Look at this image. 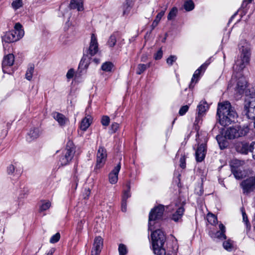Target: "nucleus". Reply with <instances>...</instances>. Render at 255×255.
<instances>
[{
  "label": "nucleus",
  "instance_id": "nucleus-1",
  "mask_svg": "<svg viewBox=\"0 0 255 255\" xmlns=\"http://www.w3.org/2000/svg\"><path fill=\"white\" fill-rule=\"evenodd\" d=\"M237 114L228 101L219 103L218 106L217 117L221 125L226 127L233 122Z\"/></svg>",
  "mask_w": 255,
  "mask_h": 255
},
{
  "label": "nucleus",
  "instance_id": "nucleus-2",
  "mask_svg": "<svg viewBox=\"0 0 255 255\" xmlns=\"http://www.w3.org/2000/svg\"><path fill=\"white\" fill-rule=\"evenodd\" d=\"M152 247L153 253L156 255H171L166 252L164 244L166 238L164 233L160 230H156L151 235Z\"/></svg>",
  "mask_w": 255,
  "mask_h": 255
},
{
  "label": "nucleus",
  "instance_id": "nucleus-3",
  "mask_svg": "<svg viewBox=\"0 0 255 255\" xmlns=\"http://www.w3.org/2000/svg\"><path fill=\"white\" fill-rule=\"evenodd\" d=\"M239 46L241 51V60L236 62V66L239 67V70H242L250 62L251 46L246 41H243L241 42Z\"/></svg>",
  "mask_w": 255,
  "mask_h": 255
},
{
  "label": "nucleus",
  "instance_id": "nucleus-4",
  "mask_svg": "<svg viewBox=\"0 0 255 255\" xmlns=\"http://www.w3.org/2000/svg\"><path fill=\"white\" fill-rule=\"evenodd\" d=\"M14 28V30L6 32L2 37L3 41L11 43L18 40L23 36L24 32L20 23H16Z\"/></svg>",
  "mask_w": 255,
  "mask_h": 255
},
{
  "label": "nucleus",
  "instance_id": "nucleus-5",
  "mask_svg": "<svg viewBox=\"0 0 255 255\" xmlns=\"http://www.w3.org/2000/svg\"><path fill=\"white\" fill-rule=\"evenodd\" d=\"M164 212V206L162 205H159L151 209L148 217V230L151 231L154 229L152 227L161 220Z\"/></svg>",
  "mask_w": 255,
  "mask_h": 255
},
{
  "label": "nucleus",
  "instance_id": "nucleus-6",
  "mask_svg": "<svg viewBox=\"0 0 255 255\" xmlns=\"http://www.w3.org/2000/svg\"><path fill=\"white\" fill-rule=\"evenodd\" d=\"M75 152V148L72 142H68L60 157L59 162L60 164L65 166L69 164L73 159Z\"/></svg>",
  "mask_w": 255,
  "mask_h": 255
},
{
  "label": "nucleus",
  "instance_id": "nucleus-7",
  "mask_svg": "<svg viewBox=\"0 0 255 255\" xmlns=\"http://www.w3.org/2000/svg\"><path fill=\"white\" fill-rule=\"evenodd\" d=\"M249 131V128L248 127H230L226 131L225 136L228 139H234L247 135Z\"/></svg>",
  "mask_w": 255,
  "mask_h": 255
},
{
  "label": "nucleus",
  "instance_id": "nucleus-8",
  "mask_svg": "<svg viewBox=\"0 0 255 255\" xmlns=\"http://www.w3.org/2000/svg\"><path fill=\"white\" fill-rule=\"evenodd\" d=\"M234 85L235 91L240 95L242 94L247 87V81L245 77L241 76L237 79L236 77L233 76L229 84V87Z\"/></svg>",
  "mask_w": 255,
  "mask_h": 255
},
{
  "label": "nucleus",
  "instance_id": "nucleus-9",
  "mask_svg": "<svg viewBox=\"0 0 255 255\" xmlns=\"http://www.w3.org/2000/svg\"><path fill=\"white\" fill-rule=\"evenodd\" d=\"M14 62V56L12 54H8L4 56L2 62V69L4 73L11 74L14 72L13 65Z\"/></svg>",
  "mask_w": 255,
  "mask_h": 255
},
{
  "label": "nucleus",
  "instance_id": "nucleus-10",
  "mask_svg": "<svg viewBox=\"0 0 255 255\" xmlns=\"http://www.w3.org/2000/svg\"><path fill=\"white\" fill-rule=\"evenodd\" d=\"M245 164L244 161L234 160L231 165V171L237 179H241L245 175V172L242 170V166Z\"/></svg>",
  "mask_w": 255,
  "mask_h": 255
},
{
  "label": "nucleus",
  "instance_id": "nucleus-11",
  "mask_svg": "<svg viewBox=\"0 0 255 255\" xmlns=\"http://www.w3.org/2000/svg\"><path fill=\"white\" fill-rule=\"evenodd\" d=\"M251 107L255 108V90L254 89H248L245 91L244 110Z\"/></svg>",
  "mask_w": 255,
  "mask_h": 255
},
{
  "label": "nucleus",
  "instance_id": "nucleus-12",
  "mask_svg": "<svg viewBox=\"0 0 255 255\" xmlns=\"http://www.w3.org/2000/svg\"><path fill=\"white\" fill-rule=\"evenodd\" d=\"M107 158V153L106 148L102 146H99L96 156V168L100 169L105 164Z\"/></svg>",
  "mask_w": 255,
  "mask_h": 255
},
{
  "label": "nucleus",
  "instance_id": "nucleus-13",
  "mask_svg": "<svg viewBox=\"0 0 255 255\" xmlns=\"http://www.w3.org/2000/svg\"><path fill=\"white\" fill-rule=\"evenodd\" d=\"M244 194H248L255 189V175L243 180L241 183Z\"/></svg>",
  "mask_w": 255,
  "mask_h": 255
},
{
  "label": "nucleus",
  "instance_id": "nucleus-14",
  "mask_svg": "<svg viewBox=\"0 0 255 255\" xmlns=\"http://www.w3.org/2000/svg\"><path fill=\"white\" fill-rule=\"evenodd\" d=\"M209 64V62H208V61H206L195 71L191 79V82L189 85V88L193 89L194 88L195 84L193 83L194 82L195 80V83L198 82V80L200 79L201 74L205 72Z\"/></svg>",
  "mask_w": 255,
  "mask_h": 255
},
{
  "label": "nucleus",
  "instance_id": "nucleus-15",
  "mask_svg": "<svg viewBox=\"0 0 255 255\" xmlns=\"http://www.w3.org/2000/svg\"><path fill=\"white\" fill-rule=\"evenodd\" d=\"M98 43L96 35L92 33L91 37V41L88 50H87L88 55L91 56L95 55L98 51Z\"/></svg>",
  "mask_w": 255,
  "mask_h": 255
},
{
  "label": "nucleus",
  "instance_id": "nucleus-16",
  "mask_svg": "<svg viewBox=\"0 0 255 255\" xmlns=\"http://www.w3.org/2000/svg\"><path fill=\"white\" fill-rule=\"evenodd\" d=\"M121 168V164L119 163L114 168V169L109 174V181L112 184H115L118 181V175Z\"/></svg>",
  "mask_w": 255,
  "mask_h": 255
},
{
  "label": "nucleus",
  "instance_id": "nucleus-17",
  "mask_svg": "<svg viewBox=\"0 0 255 255\" xmlns=\"http://www.w3.org/2000/svg\"><path fill=\"white\" fill-rule=\"evenodd\" d=\"M206 150V144L202 143L198 145L195 152V157L197 162H202L204 159Z\"/></svg>",
  "mask_w": 255,
  "mask_h": 255
},
{
  "label": "nucleus",
  "instance_id": "nucleus-18",
  "mask_svg": "<svg viewBox=\"0 0 255 255\" xmlns=\"http://www.w3.org/2000/svg\"><path fill=\"white\" fill-rule=\"evenodd\" d=\"M41 133V131L39 128H32L28 132L26 139L28 142H31L37 138Z\"/></svg>",
  "mask_w": 255,
  "mask_h": 255
},
{
  "label": "nucleus",
  "instance_id": "nucleus-19",
  "mask_svg": "<svg viewBox=\"0 0 255 255\" xmlns=\"http://www.w3.org/2000/svg\"><path fill=\"white\" fill-rule=\"evenodd\" d=\"M52 117L58 123L59 125L62 127H65L69 122L68 118L58 112L53 113Z\"/></svg>",
  "mask_w": 255,
  "mask_h": 255
},
{
  "label": "nucleus",
  "instance_id": "nucleus-20",
  "mask_svg": "<svg viewBox=\"0 0 255 255\" xmlns=\"http://www.w3.org/2000/svg\"><path fill=\"white\" fill-rule=\"evenodd\" d=\"M252 143L249 144L247 142H241L237 146V150L238 152L242 154H247L249 152H251Z\"/></svg>",
  "mask_w": 255,
  "mask_h": 255
},
{
  "label": "nucleus",
  "instance_id": "nucleus-21",
  "mask_svg": "<svg viewBox=\"0 0 255 255\" xmlns=\"http://www.w3.org/2000/svg\"><path fill=\"white\" fill-rule=\"evenodd\" d=\"M103 246V240L100 236L96 237L95 238L92 251L99 253L101 252Z\"/></svg>",
  "mask_w": 255,
  "mask_h": 255
},
{
  "label": "nucleus",
  "instance_id": "nucleus-22",
  "mask_svg": "<svg viewBox=\"0 0 255 255\" xmlns=\"http://www.w3.org/2000/svg\"><path fill=\"white\" fill-rule=\"evenodd\" d=\"M134 4V0H126L123 6V15L127 16L129 14Z\"/></svg>",
  "mask_w": 255,
  "mask_h": 255
},
{
  "label": "nucleus",
  "instance_id": "nucleus-23",
  "mask_svg": "<svg viewBox=\"0 0 255 255\" xmlns=\"http://www.w3.org/2000/svg\"><path fill=\"white\" fill-rule=\"evenodd\" d=\"M70 6L72 9H77L78 11H82L84 9L83 2L82 0H72Z\"/></svg>",
  "mask_w": 255,
  "mask_h": 255
},
{
  "label": "nucleus",
  "instance_id": "nucleus-24",
  "mask_svg": "<svg viewBox=\"0 0 255 255\" xmlns=\"http://www.w3.org/2000/svg\"><path fill=\"white\" fill-rule=\"evenodd\" d=\"M219 229L220 231L216 232L215 233V237L221 240L226 239V236L225 234L226 232V228L223 224H220Z\"/></svg>",
  "mask_w": 255,
  "mask_h": 255
},
{
  "label": "nucleus",
  "instance_id": "nucleus-25",
  "mask_svg": "<svg viewBox=\"0 0 255 255\" xmlns=\"http://www.w3.org/2000/svg\"><path fill=\"white\" fill-rule=\"evenodd\" d=\"M184 212V209L183 207L178 208L176 212L172 214L171 219L175 222L179 221L182 218Z\"/></svg>",
  "mask_w": 255,
  "mask_h": 255
},
{
  "label": "nucleus",
  "instance_id": "nucleus-26",
  "mask_svg": "<svg viewBox=\"0 0 255 255\" xmlns=\"http://www.w3.org/2000/svg\"><path fill=\"white\" fill-rule=\"evenodd\" d=\"M209 106L205 101H201L197 106V112L200 115H203L208 109Z\"/></svg>",
  "mask_w": 255,
  "mask_h": 255
},
{
  "label": "nucleus",
  "instance_id": "nucleus-27",
  "mask_svg": "<svg viewBox=\"0 0 255 255\" xmlns=\"http://www.w3.org/2000/svg\"><path fill=\"white\" fill-rule=\"evenodd\" d=\"M91 123V116H88V117H85L81 121L80 124L81 129L83 131H86L90 126Z\"/></svg>",
  "mask_w": 255,
  "mask_h": 255
},
{
  "label": "nucleus",
  "instance_id": "nucleus-28",
  "mask_svg": "<svg viewBox=\"0 0 255 255\" xmlns=\"http://www.w3.org/2000/svg\"><path fill=\"white\" fill-rule=\"evenodd\" d=\"M226 138L225 136H223L220 135L216 136V139L221 149H225L228 145L227 141L226 140Z\"/></svg>",
  "mask_w": 255,
  "mask_h": 255
},
{
  "label": "nucleus",
  "instance_id": "nucleus-29",
  "mask_svg": "<svg viewBox=\"0 0 255 255\" xmlns=\"http://www.w3.org/2000/svg\"><path fill=\"white\" fill-rule=\"evenodd\" d=\"M245 114L247 116V118L250 119H255V108L251 107L248 109L244 110Z\"/></svg>",
  "mask_w": 255,
  "mask_h": 255
},
{
  "label": "nucleus",
  "instance_id": "nucleus-30",
  "mask_svg": "<svg viewBox=\"0 0 255 255\" xmlns=\"http://www.w3.org/2000/svg\"><path fill=\"white\" fill-rule=\"evenodd\" d=\"M114 67V64L109 61L105 62L102 64L101 66V69L107 72H111Z\"/></svg>",
  "mask_w": 255,
  "mask_h": 255
},
{
  "label": "nucleus",
  "instance_id": "nucleus-31",
  "mask_svg": "<svg viewBox=\"0 0 255 255\" xmlns=\"http://www.w3.org/2000/svg\"><path fill=\"white\" fill-rule=\"evenodd\" d=\"M242 214L243 216V222L245 223L247 228V232L250 230L251 228V225L249 223L247 215L246 214L245 209L244 208L241 209Z\"/></svg>",
  "mask_w": 255,
  "mask_h": 255
},
{
  "label": "nucleus",
  "instance_id": "nucleus-32",
  "mask_svg": "<svg viewBox=\"0 0 255 255\" xmlns=\"http://www.w3.org/2000/svg\"><path fill=\"white\" fill-rule=\"evenodd\" d=\"M42 204L39 208V211L43 212L48 209L51 206V203L49 201L44 200L41 201Z\"/></svg>",
  "mask_w": 255,
  "mask_h": 255
},
{
  "label": "nucleus",
  "instance_id": "nucleus-33",
  "mask_svg": "<svg viewBox=\"0 0 255 255\" xmlns=\"http://www.w3.org/2000/svg\"><path fill=\"white\" fill-rule=\"evenodd\" d=\"M184 8L186 11H189L194 8V3L191 0L186 1L184 3Z\"/></svg>",
  "mask_w": 255,
  "mask_h": 255
},
{
  "label": "nucleus",
  "instance_id": "nucleus-34",
  "mask_svg": "<svg viewBox=\"0 0 255 255\" xmlns=\"http://www.w3.org/2000/svg\"><path fill=\"white\" fill-rule=\"evenodd\" d=\"M34 66L32 65L30 66L25 73V78L28 81H30L32 78L33 73L34 72Z\"/></svg>",
  "mask_w": 255,
  "mask_h": 255
},
{
  "label": "nucleus",
  "instance_id": "nucleus-35",
  "mask_svg": "<svg viewBox=\"0 0 255 255\" xmlns=\"http://www.w3.org/2000/svg\"><path fill=\"white\" fill-rule=\"evenodd\" d=\"M17 163L14 162L13 164L9 165L7 167V173L8 175H12L14 173V171H17L16 169Z\"/></svg>",
  "mask_w": 255,
  "mask_h": 255
},
{
  "label": "nucleus",
  "instance_id": "nucleus-36",
  "mask_svg": "<svg viewBox=\"0 0 255 255\" xmlns=\"http://www.w3.org/2000/svg\"><path fill=\"white\" fill-rule=\"evenodd\" d=\"M207 220L209 223L213 225H215L217 224L218 219L216 216L214 214H211L207 215Z\"/></svg>",
  "mask_w": 255,
  "mask_h": 255
},
{
  "label": "nucleus",
  "instance_id": "nucleus-37",
  "mask_svg": "<svg viewBox=\"0 0 255 255\" xmlns=\"http://www.w3.org/2000/svg\"><path fill=\"white\" fill-rule=\"evenodd\" d=\"M177 8L175 7H173L170 12H169L167 16L168 20H172L177 15Z\"/></svg>",
  "mask_w": 255,
  "mask_h": 255
},
{
  "label": "nucleus",
  "instance_id": "nucleus-38",
  "mask_svg": "<svg viewBox=\"0 0 255 255\" xmlns=\"http://www.w3.org/2000/svg\"><path fill=\"white\" fill-rule=\"evenodd\" d=\"M117 42L116 36L115 34L112 35L107 42L108 46L110 47H113Z\"/></svg>",
  "mask_w": 255,
  "mask_h": 255
},
{
  "label": "nucleus",
  "instance_id": "nucleus-39",
  "mask_svg": "<svg viewBox=\"0 0 255 255\" xmlns=\"http://www.w3.org/2000/svg\"><path fill=\"white\" fill-rule=\"evenodd\" d=\"M12 7L16 10L22 6V0H15L11 3Z\"/></svg>",
  "mask_w": 255,
  "mask_h": 255
},
{
  "label": "nucleus",
  "instance_id": "nucleus-40",
  "mask_svg": "<svg viewBox=\"0 0 255 255\" xmlns=\"http://www.w3.org/2000/svg\"><path fill=\"white\" fill-rule=\"evenodd\" d=\"M118 250L120 255H126L128 253L126 246L123 244L119 245Z\"/></svg>",
  "mask_w": 255,
  "mask_h": 255
},
{
  "label": "nucleus",
  "instance_id": "nucleus-41",
  "mask_svg": "<svg viewBox=\"0 0 255 255\" xmlns=\"http://www.w3.org/2000/svg\"><path fill=\"white\" fill-rule=\"evenodd\" d=\"M146 70V66L144 64H139L137 65L136 73L140 75Z\"/></svg>",
  "mask_w": 255,
  "mask_h": 255
},
{
  "label": "nucleus",
  "instance_id": "nucleus-42",
  "mask_svg": "<svg viewBox=\"0 0 255 255\" xmlns=\"http://www.w3.org/2000/svg\"><path fill=\"white\" fill-rule=\"evenodd\" d=\"M89 65V60L87 59V56L85 55L82 58L80 63L79 64V67H84L85 68H87Z\"/></svg>",
  "mask_w": 255,
  "mask_h": 255
},
{
  "label": "nucleus",
  "instance_id": "nucleus-43",
  "mask_svg": "<svg viewBox=\"0 0 255 255\" xmlns=\"http://www.w3.org/2000/svg\"><path fill=\"white\" fill-rule=\"evenodd\" d=\"M60 238V234L59 233H57L53 235L50 239V242L54 244L59 241Z\"/></svg>",
  "mask_w": 255,
  "mask_h": 255
},
{
  "label": "nucleus",
  "instance_id": "nucleus-44",
  "mask_svg": "<svg viewBox=\"0 0 255 255\" xmlns=\"http://www.w3.org/2000/svg\"><path fill=\"white\" fill-rule=\"evenodd\" d=\"M165 11L164 10L161 11L160 12H159L157 15L156 16L155 19L153 22V24L154 23H155V25H157L159 21L160 20L161 17L163 16L164 14Z\"/></svg>",
  "mask_w": 255,
  "mask_h": 255
},
{
  "label": "nucleus",
  "instance_id": "nucleus-45",
  "mask_svg": "<svg viewBox=\"0 0 255 255\" xmlns=\"http://www.w3.org/2000/svg\"><path fill=\"white\" fill-rule=\"evenodd\" d=\"M177 60V57L175 55H170L167 59L166 62L167 63L171 66L173 65V63Z\"/></svg>",
  "mask_w": 255,
  "mask_h": 255
},
{
  "label": "nucleus",
  "instance_id": "nucleus-46",
  "mask_svg": "<svg viewBox=\"0 0 255 255\" xmlns=\"http://www.w3.org/2000/svg\"><path fill=\"white\" fill-rule=\"evenodd\" d=\"M110 120V118L108 116H103L101 119V123L103 126L107 127L109 125Z\"/></svg>",
  "mask_w": 255,
  "mask_h": 255
},
{
  "label": "nucleus",
  "instance_id": "nucleus-47",
  "mask_svg": "<svg viewBox=\"0 0 255 255\" xmlns=\"http://www.w3.org/2000/svg\"><path fill=\"white\" fill-rule=\"evenodd\" d=\"M163 56L162 48H160L154 55V58L156 60L160 59Z\"/></svg>",
  "mask_w": 255,
  "mask_h": 255
},
{
  "label": "nucleus",
  "instance_id": "nucleus-48",
  "mask_svg": "<svg viewBox=\"0 0 255 255\" xmlns=\"http://www.w3.org/2000/svg\"><path fill=\"white\" fill-rule=\"evenodd\" d=\"M223 246L224 248L227 251H231L233 248L232 244L229 241H225L223 243Z\"/></svg>",
  "mask_w": 255,
  "mask_h": 255
},
{
  "label": "nucleus",
  "instance_id": "nucleus-49",
  "mask_svg": "<svg viewBox=\"0 0 255 255\" xmlns=\"http://www.w3.org/2000/svg\"><path fill=\"white\" fill-rule=\"evenodd\" d=\"M85 222H86L85 219H81V220H80V221H79L78 222V223L77 224V230L78 231L81 232V231L82 230V229L83 228V225L85 224Z\"/></svg>",
  "mask_w": 255,
  "mask_h": 255
},
{
  "label": "nucleus",
  "instance_id": "nucleus-50",
  "mask_svg": "<svg viewBox=\"0 0 255 255\" xmlns=\"http://www.w3.org/2000/svg\"><path fill=\"white\" fill-rule=\"evenodd\" d=\"M189 106L185 105L181 107L179 111V114L180 116L184 115L188 111Z\"/></svg>",
  "mask_w": 255,
  "mask_h": 255
},
{
  "label": "nucleus",
  "instance_id": "nucleus-51",
  "mask_svg": "<svg viewBox=\"0 0 255 255\" xmlns=\"http://www.w3.org/2000/svg\"><path fill=\"white\" fill-rule=\"evenodd\" d=\"M202 116H203L202 115H200L199 114H198L197 116H196L195 120V122L194 123V124L195 126H199V124L202 123Z\"/></svg>",
  "mask_w": 255,
  "mask_h": 255
},
{
  "label": "nucleus",
  "instance_id": "nucleus-52",
  "mask_svg": "<svg viewBox=\"0 0 255 255\" xmlns=\"http://www.w3.org/2000/svg\"><path fill=\"white\" fill-rule=\"evenodd\" d=\"M119 128V124L117 123H114L112 124L111 126V133H113L116 132L118 129Z\"/></svg>",
  "mask_w": 255,
  "mask_h": 255
},
{
  "label": "nucleus",
  "instance_id": "nucleus-53",
  "mask_svg": "<svg viewBox=\"0 0 255 255\" xmlns=\"http://www.w3.org/2000/svg\"><path fill=\"white\" fill-rule=\"evenodd\" d=\"M130 191L125 190L123 193L122 200L127 201V199L130 197Z\"/></svg>",
  "mask_w": 255,
  "mask_h": 255
},
{
  "label": "nucleus",
  "instance_id": "nucleus-54",
  "mask_svg": "<svg viewBox=\"0 0 255 255\" xmlns=\"http://www.w3.org/2000/svg\"><path fill=\"white\" fill-rule=\"evenodd\" d=\"M74 70L73 69H70L69 70L66 74V77L68 79L72 78L74 75Z\"/></svg>",
  "mask_w": 255,
  "mask_h": 255
},
{
  "label": "nucleus",
  "instance_id": "nucleus-55",
  "mask_svg": "<svg viewBox=\"0 0 255 255\" xmlns=\"http://www.w3.org/2000/svg\"><path fill=\"white\" fill-rule=\"evenodd\" d=\"M251 153H252V157L255 160V141L252 142V147H251Z\"/></svg>",
  "mask_w": 255,
  "mask_h": 255
},
{
  "label": "nucleus",
  "instance_id": "nucleus-56",
  "mask_svg": "<svg viewBox=\"0 0 255 255\" xmlns=\"http://www.w3.org/2000/svg\"><path fill=\"white\" fill-rule=\"evenodd\" d=\"M127 201H124L122 200V204H121V209L122 211L124 212H126L127 211Z\"/></svg>",
  "mask_w": 255,
  "mask_h": 255
},
{
  "label": "nucleus",
  "instance_id": "nucleus-57",
  "mask_svg": "<svg viewBox=\"0 0 255 255\" xmlns=\"http://www.w3.org/2000/svg\"><path fill=\"white\" fill-rule=\"evenodd\" d=\"M180 166L181 168H184L186 166L185 158L184 157H181L180 159Z\"/></svg>",
  "mask_w": 255,
  "mask_h": 255
},
{
  "label": "nucleus",
  "instance_id": "nucleus-58",
  "mask_svg": "<svg viewBox=\"0 0 255 255\" xmlns=\"http://www.w3.org/2000/svg\"><path fill=\"white\" fill-rule=\"evenodd\" d=\"M91 191L89 188L85 189V193L84 194V199H88Z\"/></svg>",
  "mask_w": 255,
  "mask_h": 255
},
{
  "label": "nucleus",
  "instance_id": "nucleus-59",
  "mask_svg": "<svg viewBox=\"0 0 255 255\" xmlns=\"http://www.w3.org/2000/svg\"><path fill=\"white\" fill-rule=\"evenodd\" d=\"M55 252V249L54 248L51 249L46 255H53V253Z\"/></svg>",
  "mask_w": 255,
  "mask_h": 255
},
{
  "label": "nucleus",
  "instance_id": "nucleus-60",
  "mask_svg": "<svg viewBox=\"0 0 255 255\" xmlns=\"http://www.w3.org/2000/svg\"><path fill=\"white\" fill-rule=\"evenodd\" d=\"M253 0H244V1L242 3V6L243 7L244 6L245 4H247V3H251L252 1Z\"/></svg>",
  "mask_w": 255,
  "mask_h": 255
},
{
  "label": "nucleus",
  "instance_id": "nucleus-61",
  "mask_svg": "<svg viewBox=\"0 0 255 255\" xmlns=\"http://www.w3.org/2000/svg\"><path fill=\"white\" fill-rule=\"evenodd\" d=\"M126 186L127 187V191H130V181H128V182L127 183Z\"/></svg>",
  "mask_w": 255,
  "mask_h": 255
},
{
  "label": "nucleus",
  "instance_id": "nucleus-62",
  "mask_svg": "<svg viewBox=\"0 0 255 255\" xmlns=\"http://www.w3.org/2000/svg\"><path fill=\"white\" fill-rule=\"evenodd\" d=\"M168 36V34L167 33H165L164 37L162 39V42L164 43L166 41V38Z\"/></svg>",
  "mask_w": 255,
  "mask_h": 255
},
{
  "label": "nucleus",
  "instance_id": "nucleus-63",
  "mask_svg": "<svg viewBox=\"0 0 255 255\" xmlns=\"http://www.w3.org/2000/svg\"><path fill=\"white\" fill-rule=\"evenodd\" d=\"M237 13L238 12H236V13H235L230 18L229 21V23L230 22L232 19L235 17V16L237 14Z\"/></svg>",
  "mask_w": 255,
  "mask_h": 255
},
{
  "label": "nucleus",
  "instance_id": "nucleus-64",
  "mask_svg": "<svg viewBox=\"0 0 255 255\" xmlns=\"http://www.w3.org/2000/svg\"><path fill=\"white\" fill-rule=\"evenodd\" d=\"M100 253L94 252V251H91V255H99Z\"/></svg>",
  "mask_w": 255,
  "mask_h": 255
}]
</instances>
